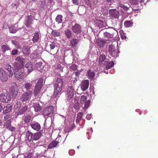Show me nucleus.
Wrapping results in <instances>:
<instances>
[{
    "mask_svg": "<svg viewBox=\"0 0 158 158\" xmlns=\"http://www.w3.org/2000/svg\"><path fill=\"white\" fill-rule=\"evenodd\" d=\"M64 81L62 78H57L54 84V93L57 94L59 93L62 89Z\"/></svg>",
    "mask_w": 158,
    "mask_h": 158,
    "instance_id": "nucleus-1",
    "label": "nucleus"
},
{
    "mask_svg": "<svg viewBox=\"0 0 158 158\" xmlns=\"http://www.w3.org/2000/svg\"><path fill=\"white\" fill-rule=\"evenodd\" d=\"M15 60L17 62L14 63L15 68L23 69L24 67L25 59L21 56H18Z\"/></svg>",
    "mask_w": 158,
    "mask_h": 158,
    "instance_id": "nucleus-2",
    "label": "nucleus"
},
{
    "mask_svg": "<svg viewBox=\"0 0 158 158\" xmlns=\"http://www.w3.org/2000/svg\"><path fill=\"white\" fill-rule=\"evenodd\" d=\"M75 89L74 85L69 84L66 91V95L68 100H70L74 96Z\"/></svg>",
    "mask_w": 158,
    "mask_h": 158,
    "instance_id": "nucleus-3",
    "label": "nucleus"
},
{
    "mask_svg": "<svg viewBox=\"0 0 158 158\" xmlns=\"http://www.w3.org/2000/svg\"><path fill=\"white\" fill-rule=\"evenodd\" d=\"M108 51L109 54L113 57H116L119 55V51L117 49V47L112 44L109 45Z\"/></svg>",
    "mask_w": 158,
    "mask_h": 158,
    "instance_id": "nucleus-4",
    "label": "nucleus"
},
{
    "mask_svg": "<svg viewBox=\"0 0 158 158\" xmlns=\"http://www.w3.org/2000/svg\"><path fill=\"white\" fill-rule=\"evenodd\" d=\"M15 69V77L18 80L23 79L25 75L24 70L18 68Z\"/></svg>",
    "mask_w": 158,
    "mask_h": 158,
    "instance_id": "nucleus-5",
    "label": "nucleus"
},
{
    "mask_svg": "<svg viewBox=\"0 0 158 158\" xmlns=\"http://www.w3.org/2000/svg\"><path fill=\"white\" fill-rule=\"evenodd\" d=\"M36 81L33 80L31 81H28L25 82L24 87L27 90V91H31L33 92V84L35 83Z\"/></svg>",
    "mask_w": 158,
    "mask_h": 158,
    "instance_id": "nucleus-6",
    "label": "nucleus"
},
{
    "mask_svg": "<svg viewBox=\"0 0 158 158\" xmlns=\"http://www.w3.org/2000/svg\"><path fill=\"white\" fill-rule=\"evenodd\" d=\"M33 92L31 91H26L20 97V100L22 102H26L29 100L31 97Z\"/></svg>",
    "mask_w": 158,
    "mask_h": 158,
    "instance_id": "nucleus-7",
    "label": "nucleus"
},
{
    "mask_svg": "<svg viewBox=\"0 0 158 158\" xmlns=\"http://www.w3.org/2000/svg\"><path fill=\"white\" fill-rule=\"evenodd\" d=\"M0 79L3 82H6L8 79L7 73L2 69H0Z\"/></svg>",
    "mask_w": 158,
    "mask_h": 158,
    "instance_id": "nucleus-8",
    "label": "nucleus"
},
{
    "mask_svg": "<svg viewBox=\"0 0 158 158\" xmlns=\"http://www.w3.org/2000/svg\"><path fill=\"white\" fill-rule=\"evenodd\" d=\"M109 14L110 17L114 19H118L119 16V13L116 9L110 10Z\"/></svg>",
    "mask_w": 158,
    "mask_h": 158,
    "instance_id": "nucleus-9",
    "label": "nucleus"
},
{
    "mask_svg": "<svg viewBox=\"0 0 158 158\" xmlns=\"http://www.w3.org/2000/svg\"><path fill=\"white\" fill-rule=\"evenodd\" d=\"M33 20L32 16L31 15H27L26 20L25 21V24L26 27L29 28H31L32 27V25L33 24Z\"/></svg>",
    "mask_w": 158,
    "mask_h": 158,
    "instance_id": "nucleus-10",
    "label": "nucleus"
},
{
    "mask_svg": "<svg viewBox=\"0 0 158 158\" xmlns=\"http://www.w3.org/2000/svg\"><path fill=\"white\" fill-rule=\"evenodd\" d=\"M71 30L74 33L78 34L81 32L82 27L80 25L76 23L72 27Z\"/></svg>",
    "mask_w": 158,
    "mask_h": 158,
    "instance_id": "nucleus-11",
    "label": "nucleus"
},
{
    "mask_svg": "<svg viewBox=\"0 0 158 158\" xmlns=\"http://www.w3.org/2000/svg\"><path fill=\"white\" fill-rule=\"evenodd\" d=\"M54 112V109L52 106H49L46 107L43 111V114L44 116H48Z\"/></svg>",
    "mask_w": 158,
    "mask_h": 158,
    "instance_id": "nucleus-12",
    "label": "nucleus"
},
{
    "mask_svg": "<svg viewBox=\"0 0 158 158\" xmlns=\"http://www.w3.org/2000/svg\"><path fill=\"white\" fill-rule=\"evenodd\" d=\"M11 120L9 119L4 123L3 126L9 131H13L15 130V127L11 126Z\"/></svg>",
    "mask_w": 158,
    "mask_h": 158,
    "instance_id": "nucleus-13",
    "label": "nucleus"
},
{
    "mask_svg": "<svg viewBox=\"0 0 158 158\" xmlns=\"http://www.w3.org/2000/svg\"><path fill=\"white\" fill-rule=\"evenodd\" d=\"M89 81L88 80H85L82 81L81 85V88L83 91H85L89 86Z\"/></svg>",
    "mask_w": 158,
    "mask_h": 158,
    "instance_id": "nucleus-14",
    "label": "nucleus"
},
{
    "mask_svg": "<svg viewBox=\"0 0 158 158\" xmlns=\"http://www.w3.org/2000/svg\"><path fill=\"white\" fill-rule=\"evenodd\" d=\"M30 125L33 129L37 131H39L41 129L40 124L37 122H35L31 123Z\"/></svg>",
    "mask_w": 158,
    "mask_h": 158,
    "instance_id": "nucleus-15",
    "label": "nucleus"
},
{
    "mask_svg": "<svg viewBox=\"0 0 158 158\" xmlns=\"http://www.w3.org/2000/svg\"><path fill=\"white\" fill-rule=\"evenodd\" d=\"M114 63L113 61H109L108 60H106L104 64V66H105V68L106 69H109L114 66Z\"/></svg>",
    "mask_w": 158,
    "mask_h": 158,
    "instance_id": "nucleus-16",
    "label": "nucleus"
},
{
    "mask_svg": "<svg viewBox=\"0 0 158 158\" xmlns=\"http://www.w3.org/2000/svg\"><path fill=\"white\" fill-rule=\"evenodd\" d=\"M79 40L76 38H73L70 42V46L72 48H74L76 46L79 42Z\"/></svg>",
    "mask_w": 158,
    "mask_h": 158,
    "instance_id": "nucleus-17",
    "label": "nucleus"
},
{
    "mask_svg": "<svg viewBox=\"0 0 158 158\" xmlns=\"http://www.w3.org/2000/svg\"><path fill=\"white\" fill-rule=\"evenodd\" d=\"M22 51L23 53L26 56H28L31 53L30 48L27 46H24L22 48Z\"/></svg>",
    "mask_w": 158,
    "mask_h": 158,
    "instance_id": "nucleus-18",
    "label": "nucleus"
},
{
    "mask_svg": "<svg viewBox=\"0 0 158 158\" xmlns=\"http://www.w3.org/2000/svg\"><path fill=\"white\" fill-rule=\"evenodd\" d=\"M5 69L8 71L9 73V77H11L13 75V68L11 67V66L9 64H7L5 65Z\"/></svg>",
    "mask_w": 158,
    "mask_h": 158,
    "instance_id": "nucleus-19",
    "label": "nucleus"
},
{
    "mask_svg": "<svg viewBox=\"0 0 158 158\" xmlns=\"http://www.w3.org/2000/svg\"><path fill=\"white\" fill-rule=\"evenodd\" d=\"M0 101L3 103H7L9 101V99L6 94H0Z\"/></svg>",
    "mask_w": 158,
    "mask_h": 158,
    "instance_id": "nucleus-20",
    "label": "nucleus"
},
{
    "mask_svg": "<svg viewBox=\"0 0 158 158\" xmlns=\"http://www.w3.org/2000/svg\"><path fill=\"white\" fill-rule=\"evenodd\" d=\"M10 91L12 95L14 96H15L18 94L17 85L11 86L10 87Z\"/></svg>",
    "mask_w": 158,
    "mask_h": 158,
    "instance_id": "nucleus-21",
    "label": "nucleus"
},
{
    "mask_svg": "<svg viewBox=\"0 0 158 158\" xmlns=\"http://www.w3.org/2000/svg\"><path fill=\"white\" fill-rule=\"evenodd\" d=\"M114 30L109 31V32L106 31L104 32V36L105 37L109 38H113L114 37V32H113Z\"/></svg>",
    "mask_w": 158,
    "mask_h": 158,
    "instance_id": "nucleus-22",
    "label": "nucleus"
},
{
    "mask_svg": "<svg viewBox=\"0 0 158 158\" xmlns=\"http://www.w3.org/2000/svg\"><path fill=\"white\" fill-rule=\"evenodd\" d=\"M26 138L28 142L30 143L33 140V133L29 131H27L26 134Z\"/></svg>",
    "mask_w": 158,
    "mask_h": 158,
    "instance_id": "nucleus-23",
    "label": "nucleus"
},
{
    "mask_svg": "<svg viewBox=\"0 0 158 158\" xmlns=\"http://www.w3.org/2000/svg\"><path fill=\"white\" fill-rule=\"evenodd\" d=\"M12 108V107L10 104H7L6 106L3 108V113L4 114H7L11 110Z\"/></svg>",
    "mask_w": 158,
    "mask_h": 158,
    "instance_id": "nucleus-24",
    "label": "nucleus"
},
{
    "mask_svg": "<svg viewBox=\"0 0 158 158\" xmlns=\"http://www.w3.org/2000/svg\"><path fill=\"white\" fill-rule=\"evenodd\" d=\"M96 25L100 28H102L104 27V22L100 19L96 20L95 21Z\"/></svg>",
    "mask_w": 158,
    "mask_h": 158,
    "instance_id": "nucleus-25",
    "label": "nucleus"
},
{
    "mask_svg": "<svg viewBox=\"0 0 158 158\" xmlns=\"http://www.w3.org/2000/svg\"><path fill=\"white\" fill-rule=\"evenodd\" d=\"M42 135V134L40 132H37L33 134V140H37L39 139Z\"/></svg>",
    "mask_w": 158,
    "mask_h": 158,
    "instance_id": "nucleus-26",
    "label": "nucleus"
},
{
    "mask_svg": "<svg viewBox=\"0 0 158 158\" xmlns=\"http://www.w3.org/2000/svg\"><path fill=\"white\" fill-rule=\"evenodd\" d=\"M43 80H44L43 78H39L35 85V87L41 89L43 85Z\"/></svg>",
    "mask_w": 158,
    "mask_h": 158,
    "instance_id": "nucleus-27",
    "label": "nucleus"
},
{
    "mask_svg": "<svg viewBox=\"0 0 158 158\" xmlns=\"http://www.w3.org/2000/svg\"><path fill=\"white\" fill-rule=\"evenodd\" d=\"M87 75L88 78L89 79H93L95 75L94 72L93 70H89L87 71Z\"/></svg>",
    "mask_w": 158,
    "mask_h": 158,
    "instance_id": "nucleus-28",
    "label": "nucleus"
},
{
    "mask_svg": "<svg viewBox=\"0 0 158 158\" xmlns=\"http://www.w3.org/2000/svg\"><path fill=\"white\" fill-rule=\"evenodd\" d=\"M27 106H25L22 107L21 109L18 112V115H20L23 114L27 110Z\"/></svg>",
    "mask_w": 158,
    "mask_h": 158,
    "instance_id": "nucleus-29",
    "label": "nucleus"
},
{
    "mask_svg": "<svg viewBox=\"0 0 158 158\" xmlns=\"http://www.w3.org/2000/svg\"><path fill=\"white\" fill-rule=\"evenodd\" d=\"M58 145L56 141L54 140L52 141L48 146V148L50 149L55 148Z\"/></svg>",
    "mask_w": 158,
    "mask_h": 158,
    "instance_id": "nucleus-30",
    "label": "nucleus"
},
{
    "mask_svg": "<svg viewBox=\"0 0 158 158\" xmlns=\"http://www.w3.org/2000/svg\"><path fill=\"white\" fill-rule=\"evenodd\" d=\"M1 49L2 51L4 53L7 51H10V48L7 45L3 44L2 45L1 47Z\"/></svg>",
    "mask_w": 158,
    "mask_h": 158,
    "instance_id": "nucleus-31",
    "label": "nucleus"
},
{
    "mask_svg": "<svg viewBox=\"0 0 158 158\" xmlns=\"http://www.w3.org/2000/svg\"><path fill=\"white\" fill-rule=\"evenodd\" d=\"M33 107L35 111L38 112L40 111L41 110V107L40 106L38 102H36L34 103Z\"/></svg>",
    "mask_w": 158,
    "mask_h": 158,
    "instance_id": "nucleus-32",
    "label": "nucleus"
},
{
    "mask_svg": "<svg viewBox=\"0 0 158 158\" xmlns=\"http://www.w3.org/2000/svg\"><path fill=\"white\" fill-rule=\"evenodd\" d=\"M25 67L28 69L27 71L30 73L33 70L32 65L29 62H27L25 65Z\"/></svg>",
    "mask_w": 158,
    "mask_h": 158,
    "instance_id": "nucleus-33",
    "label": "nucleus"
},
{
    "mask_svg": "<svg viewBox=\"0 0 158 158\" xmlns=\"http://www.w3.org/2000/svg\"><path fill=\"white\" fill-rule=\"evenodd\" d=\"M65 34L67 38H70L72 35V33L71 31L68 28L65 31Z\"/></svg>",
    "mask_w": 158,
    "mask_h": 158,
    "instance_id": "nucleus-34",
    "label": "nucleus"
},
{
    "mask_svg": "<svg viewBox=\"0 0 158 158\" xmlns=\"http://www.w3.org/2000/svg\"><path fill=\"white\" fill-rule=\"evenodd\" d=\"M118 6L120 7V10H124L125 11H127L129 9L128 7L125 6L121 2L118 3Z\"/></svg>",
    "mask_w": 158,
    "mask_h": 158,
    "instance_id": "nucleus-35",
    "label": "nucleus"
},
{
    "mask_svg": "<svg viewBox=\"0 0 158 158\" xmlns=\"http://www.w3.org/2000/svg\"><path fill=\"white\" fill-rule=\"evenodd\" d=\"M106 59V56L103 53L100 55L99 58V64H101L102 62L103 61Z\"/></svg>",
    "mask_w": 158,
    "mask_h": 158,
    "instance_id": "nucleus-36",
    "label": "nucleus"
},
{
    "mask_svg": "<svg viewBox=\"0 0 158 158\" xmlns=\"http://www.w3.org/2000/svg\"><path fill=\"white\" fill-rule=\"evenodd\" d=\"M90 102V101L88 100L87 101L85 102L84 106L83 107L85 113H87V108L89 106V105Z\"/></svg>",
    "mask_w": 158,
    "mask_h": 158,
    "instance_id": "nucleus-37",
    "label": "nucleus"
},
{
    "mask_svg": "<svg viewBox=\"0 0 158 158\" xmlns=\"http://www.w3.org/2000/svg\"><path fill=\"white\" fill-rule=\"evenodd\" d=\"M105 44V41L103 40H98L96 41V44L100 47H103Z\"/></svg>",
    "mask_w": 158,
    "mask_h": 158,
    "instance_id": "nucleus-38",
    "label": "nucleus"
},
{
    "mask_svg": "<svg viewBox=\"0 0 158 158\" xmlns=\"http://www.w3.org/2000/svg\"><path fill=\"white\" fill-rule=\"evenodd\" d=\"M39 39V33L38 32L35 33L33 36L32 40L34 42H36Z\"/></svg>",
    "mask_w": 158,
    "mask_h": 158,
    "instance_id": "nucleus-39",
    "label": "nucleus"
},
{
    "mask_svg": "<svg viewBox=\"0 0 158 158\" xmlns=\"http://www.w3.org/2000/svg\"><path fill=\"white\" fill-rule=\"evenodd\" d=\"M55 140L57 142L58 145L60 144H63L64 142V140L63 139L62 137L60 136L57 137Z\"/></svg>",
    "mask_w": 158,
    "mask_h": 158,
    "instance_id": "nucleus-40",
    "label": "nucleus"
},
{
    "mask_svg": "<svg viewBox=\"0 0 158 158\" xmlns=\"http://www.w3.org/2000/svg\"><path fill=\"white\" fill-rule=\"evenodd\" d=\"M31 119V116L30 115H27L23 119V121L26 123H28L30 122V120Z\"/></svg>",
    "mask_w": 158,
    "mask_h": 158,
    "instance_id": "nucleus-41",
    "label": "nucleus"
},
{
    "mask_svg": "<svg viewBox=\"0 0 158 158\" xmlns=\"http://www.w3.org/2000/svg\"><path fill=\"white\" fill-rule=\"evenodd\" d=\"M41 89L35 87L33 91V95L34 96L36 97L40 93Z\"/></svg>",
    "mask_w": 158,
    "mask_h": 158,
    "instance_id": "nucleus-42",
    "label": "nucleus"
},
{
    "mask_svg": "<svg viewBox=\"0 0 158 158\" xmlns=\"http://www.w3.org/2000/svg\"><path fill=\"white\" fill-rule=\"evenodd\" d=\"M83 114L82 112L78 113L77 114V118L76 120V122L77 123H79L81 120Z\"/></svg>",
    "mask_w": 158,
    "mask_h": 158,
    "instance_id": "nucleus-43",
    "label": "nucleus"
},
{
    "mask_svg": "<svg viewBox=\"0 0 158 158\" xmlns=\"http://www.w3.org/2000/svg\"><path fill=\"white\" fill-rule=\"evenodd\" d=\"M124 25L126 27H129L131 26L133 24L132 21H126L124 22Z\"/></svg>",
    "mask_w": 158,
    "mask_h": 158,
    "instance_id": "nucleus-44",
    "label": "nucleus"
},
{
    "mask_svg": "<svg viewBox=\"0 0 158 158\" xmlns=\"http://www.w3.org/2000/svg\"><path fill=\"white\" fill-rule=\"evenodd\" d=\"M52 35L54 36H59L60 35V31L57 30H53L51 32Z\"/></svg>",
    "mask_w": 158,
    "mask_h": 158,
    "instance_id": "nucleus-45",
    "label": "nucleus"
},
{
    "mask_svg": "<svg viewBox=\"0 0 158 158\" xmlns=\"http://www.w3.org/2000/svg\"><path fill=\"white\" fill-rule=\"evenodd\" d=\"M62 16L60 15H58L56 18V22L58 23H61L62 21Z\"/></svg>",
    "mask_w": 158,
    "mask_h": 158,
    "instance_id": "nucleus-46",
    "label": "nucleus"
},
{
    "mask_svg": "<svg viewBox=\"0 0 158 158\" xmlns=\"http://www.w3.org/2000/svg\"><path fill=\"white\" fill-rule=\"evenodd\" d=\"M46 5V2L45 0L42 1L40 6V9L41 10H44Z\"/></svg>",
    "mask_w": 158,
    "mask_h": 158,
    "instance_id": "nucleus-47",
    "label": "nucleus"
},
{
    "mask_svg": "<svg viewBox=\"0 0 158 158\" xmlns=\"http://www.w3.org/2000/svg\"><path fill=\"white\" fill-rule=\"evenodd\" d=\"M21 106V103L19 101H17L14 105V107L15 109H19Z\"/></svg>",
    "mask_w": 158,
    "mask_h": 158,
    "instance_id": "nucleus-48",
    "label": "nucleus"
},
{
    "mask_svg": "<svg viewBox=\"0 0 158 158\" xmlns=\"http://www.w3.org/2000/svg\"><path fill=\"white\" fill-rule=\"evenodd\" d=\"M87 97L84 95H82L81 96L80 102L81 103H83L86 102L87 100Z\"/></svg>",
    "mask_w": 158,
    "mask_h": 158,
    "instance_id": "nucleus-49",
    "label": "nucleus"
},
{
    "mask_svg": "<svg viewBox=\"0 0 158 158\" xmlns=\"http://www.w3.org/2000/svg\"><path fill=\"white\" fill-rule=\"evenodd\" d=\"M79 79V77H77L75 76L73 77L72 76V77L71 79V82H73V84H74L77 80Z\"/></svg>",
    "mask_w": 158,
    "mask_h": 158,
    "instance_id": "nucleus-50",
    "label": "nucleus"
},
{
    "mask_svg": "<svg viewBox=\"0 0 158 158\" xmlns=\"http://www.w3.org/2000/svg\"><path fill=\"white\" fill-rule=\"evenodd\" d=\"M69 69L72 70H76L77 69V66L75 64H73L69 67Z\"/></svg>",
    "mask_w": 158,
    "mask_h": 158,
    "instance_id": "nucleus-51",
    "label": "nucleus"
},
{
    "mask_svg": "<svg viewBox=\"0 0 158 158\" xmlns=\"http://www.w3.org/2000/svg\"><path fill=\"white\" fill-rule=\"evenodd\" d=\"M9 29L10 32L12 33H15L17 31L16 29L15 28V27H9Z\"/></svg>",
    "mask_w": 158,
    "mask_h": 158,
    "instance_id": "nucleus-52",
    "label": "nucleus"
},
{
    "mask_svg": "<svg viewBox=\"0 0 158 158\" xmlns=\"http://www.w3.org/2000/svg\"><path fill=\"white\" fill-rule=\"evenodd\" d=\"M18 52L19 51L17 50L13 49L11 51L10 54L13 56L16 55L18 54Z\"/></svg>",
    "mask_w": 158,
    "mask_h": 158,
    "instance_id": "nucleus-53",
    "label": "nucleus"
},
{
    "mask_svg": "<svg viewBox=\"0 0 158 158\" xmlns=\"http://www.w3.org/2000/svg\"><path fill=\"white\" fill-rule=\"evenodd\" d=\"M72 3L75 5L78 6L79 3V0H72Z\"/></svg>",
    "mask_w": 158,
    "mask_h": 158,
    "instance_id": "nucleus-54",
    "label": "nucleus"
},
{
    "mask_svg": "<svg viewBox=\"0 0 158 158\" xmlns=\"http://www.w3.org/2000/svg\"><path fill=\"white\" fill-rule=\"evenodd\" d=\"M129 1L131 4L136 5L138 4V0H129Z\"/></svg>",
    "mask_w": 158,
    "mask_h": 158,
    "instance_id": "nucleus-55",
    "label": "nucleus"
},
{
    "mask_svg": "<svg viewBox=\"0 0 158 158\" xmlns=\"http://www.w3.org/2000/svg\"><path fill=\"white\" fill-rule=\"evenodd\" d=\"M56 44L54 42H52L51 43V44H50V49L51 50H52L54 49L55 47Z\"/></svg>",
    "mask_w": 158,
    "mask_h": 158,
    "instance_id": "nucleus-56",
    "label": "nucleus"
},
{
    "mask_svg": "<svg viewBox=\"0 0 158 158\" xmlns=\"http://www.w3.org/2000/svg\"><path fill=\"white\" fill-rule=\"evenodd\" d=\"M80 74L77 71L73 73L72 74L73 77L75 76L77 77H79V75Z\"/></svg>",
    "mask_w": 158,
    "mask_h": 158,
    "instance_id": "nucleus-57",
    "label": "nucleus"
},
{
    "mask_svg": "<svg viewBox=\"0 0 158 158\" xmlns=\"http://www.w3.org/2000/svg\"><path fill=\"white\" fill-rule=\"evenodd\" d=\"M86 4L89 6L91 7V4L89 0H84Z\"/></svg>",
    "mask_w": 158,
    "mask_h": 158,
    "instance_id": "nucleus-58",
    "label": "nucleus"
},
{
    "mask_svg": "<svg viewBox=\"0 0 158 158\" xmlns=\"http://www.w3.org/2000/svg\"><path fill=\"white\" fill-rule=\"evenodd\" d=\"M10 115H9V114L6 115L5 116H4V120L5 121H6V120L7 121L9 120L8 119L10 118Z\"/></svg>",
    "mask_w": 158,
    "mask_h": 158,
    "instance_id": "nucleus-59",
    "label": "nucleus"
},
{
    "mask_svg": "<svg viewBox=\"0 0 158 158\" xmlns=\"http://www.w3.org/2000/svg\"><path fill=\"white\" fill-rule=\"evenodd\" d=\"M56 69H60V71H62L63 68L62 67L60 64H59L57 65Z\"/></svg>",
    "mask_w": 158,
    "mask_h": 158,
    "instance_id": "nucleus-60",
    "label": "nucleus"
},
{
    "mask_svg": "<svg viewBox=\"0 0 158 158\" xmlns=\"http://www.w3.org/2000/svg\"><path fill=\"white\" fill-rule=\"evenodd\" d=\"M121 37L123 40H126L127 39V37L124 34H123L121 35Z\"/></svg>",
    "mask_w": 158,
    "mask_h": 158,
    "instance_id": "nucleus-61",
    "label": "nucleus"
},
{
    "mask_svg": "<svg viewBox=\"0 0 158 158\" xmlns=\"http://www.w3.org/2000/svg\"><path fill=\"white\" fill-rule=\"evenodd\" d=\"M31 154L29 153L27 154V156H26L25 158H31Z\"/></svg>",
    "mask_w": 158,
    "mask_h": 158,
    "instance_id": "nucleus-62",
    "label": "nucleus"
},
{
    "mask_svg": "<svg viewBox=\"0 0 158 158\" xmlns=\"http://www.w3.org/2000/svg\"><path fill=\"white\" fill-rule=\"evenodd\" d=\"M91 118V116L90 114H87L86 116V118L87 119H89Z\"/></svg>",
    "mask_w": 158,
    "mask_h": 158,
    "instance_id": "nucleus-63",
    "label": "nucleus"
},
{
    "mask_svg": "<svg viewBox=\"0 0 158 158\" xmlns=\"http://www.w3.org/2000/svg\"><path fill=\"white\" fill-rule=\"evenodd\" d=\"M16 42V41L15 40H12V43L14 45H16L15 44Z\"/></svg>",
    "mask_w": 158,
    "mask_h": 158,
    "instance_id": "nucleus-64",
    "label": "nucleus"
}]
</instances>
